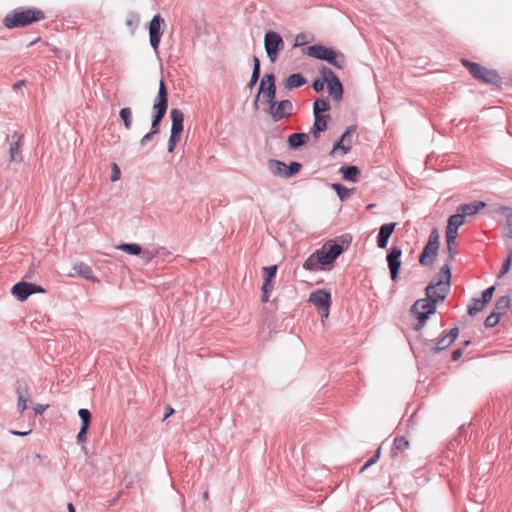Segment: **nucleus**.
I'll return each instance as SVG.
<instances>
[{
	"label": "nucleus",
	"mask_w": 512,
	"mask_h": 512,
	"mask_svg": "<svg viewBox=\"0 0 512 512\" xmlns=\"http://www.w3.org/2000/svg\"><path fill=\"white\" fill-rule=\"evenodd\" d=\"M259 77H260V73L252 72L250 81L248 82V85H247L248 88L252 89L256 85V83L258 82Z\"/></svg>",
	"instance_id": "61"
},
{
	"label": "nucleus",
	"mask_w": 512,
	"mask_h": 512,
	"mask_svg": "<svg viewBox=\"0 0 512 512\" xmlns=\"http://www.w3.org/2000/svg\"><path fill=\"white\" fill-rule=\"evenodd\" d=\"M511 264H512V247H508L507 248V257L502 264V267L500 269L498 277H502L503 275H505L510 270Z\"/></svg>",
	"instance_id": "40"
},
{
	"label": "nucleus",
	"mask_w": 512,
	"mask_h": 512,
	"mask_svg": "<svg viewBox=\"0 0 512 512\" xmlns=\"http://www.w3.org/2000/svg\"><path fill=\"white\" fill-rule=\"evenodd\" d=\"M331 187L337 193V196L341 201L347 200L354 191V189H348L339 183H333Z\"/></svg>",
	"instance_id": "34"
},
{
	"label": "nucleus",
	"mask_w": 512,
	"mask_h": 512,
	"mask_svg": "<svg viewBox=\"0 0 512 512\" xmlns=\"http://www.w3.org/2000/svg\"><path fill=\"white\" fill-rule=\"evenodd\" d=\"M343 247L340 244H332L327 249L323 247L322 249L316 250L318 257V262H321V265H330L332 264L342 253Z\"/></svg>",
	"instance_id": "13"
},
{
	"label": "nucleus",
	"mask_w": 512,
	"mask_h": 512,
	"mask_svg": "<svg viewBox=\"0 0 512 512\" xmlns=\"http://www.w3.org/2000/svg\"><path fill=\"white\" fill-rule=\"evenodd\" d=\"M467 220L464 218V216L460 213V212H457L453 215H451L449 218H448V221H447V227H446V230H449V231H452V232H456L458 233V229L466 222Z\"/></svg>",
	"instance_id": "22"
},
{
	"label": "nucleus",
	"mask_w": 512,
	"mask_h": 512,
	"mask_svg": "<svg viewBox=\"0 0 512 512\" xmlns=\"http://www.w3.org/2000/svg\"><path fill=\"white\" fill-rule=\"evenodd\" d=\"M268 165V169L269 171L275 175V176H280L283 178V169L285 167V163L280 161V160H276V159H270L267 163Z\"/></svg>",
	"instance_id": "31"
},
{
	"label": "nucleus",
	"mask_w": 512,
	"mask_h": 512,
	"mask_svg": "<svg viewBox=\"0 0 512 512\" xmlns=\"http://www.w3.org/2000/svg\"><path fill=\"white\" fill-rule=\"evenodd\" d=\"M329 109L330 103L326 99H316L313 103V115H323Z\"/></svg>",
	"instance_id": "35"
},
{
	"label": "nucleus",
	"mask_w": 512,
	"mask_h": 512,
	"mask_svg": "<svg viewBox=\"0 0 512 512\" xmlns=\"http://www.w3.org/2000/svg\"><path fill=\"white\" fill-rule=\"evenodd\" d=\"M500 315L499 313H496V312H492L486 319H485V322H484V325L485 327L487 328H492L494 326H496L499 321H500Z\"/></svg>",
	"instance_id": "43"
},
{
	"label": "nucleus",
	"mask_w": 512,
	"mask_h": 512,
	"mask_svg": "<svg viewBox=\"0 0 512 512\" xmlns=\"http://www.w3.org/2000/svg\"><path fill=\"white\" fill-rule=\"evenodd\" d=\"M305 54L309 57L323 60L337 69H343L345 57L342 53H338L332 48L323 46L321 44H314L307 47Z\"/></svg>",
	"instance_id": "5"
},
{
	"label": "nucleus",
	"mask_w": 512,
	"mask_h": 512,
	"mask_svg": "<svg viewBox=\"0 0 512 512\" xmlns=\"http://www.w3.org/2000/svg\"><path fill=\"white\" fill-rule=\"evenodd\" d=\"M22 138V135L18 133H14L11 136V144L9 148V157L11 161H15L20 157V140Z\"/></svg>",
	"instance_id": "24"
},
{
	"label": "nucleus",
	"mask_w": 512,
	"mask_h": 512,
	"mask_svg": "<svg viewBox=\"0 0 512 512\" xmlns=\"http://www.w3.org/2000/svg\"><path fill=\"white\" fill-rule=\"evenodd\" d=\"M32 283L28 282H18L15 285H13L11 289V293L20 301L26 300L31 293Z\"/></svg>",
	"instance_id": "18"
},
{
	"label": "nucleus",
	"mask_w": 512,
	"mask_h": 512,
	"mask_svg": "<svg viewBox=\"0 0 512 512\" xmlns=\"http://www.w3.org/2000/svg\"><path fill=\"white\" fill-rule=\"evenodd\" d=\"M312 38H309V36L306 33H299L295 37L294 47H300L310 42Z\"/></svg>",
	"instance_id": "44"
},
{
	"label": "nucleus",
	"mask_w": 512,
	"mask_h": 512,
	"mask_svg": "<svg viewBox=\"0 0 512 512\" xmlns=\"http://www.w3.org/2000/svg\"><path fill=\"white\" fill-rule=\"evenodd\" d=\"M179 138H180L179 135H174L172 133L170 134L169 141H168V147H167V151L169 153H172L175 150Z\"/></svg>",
	"instance_id": "50"
},
{
	"label": "nucleus",
	"mask_w": 512,
	"mask_h": 512,
	"mask_svg": "<svg viewBox=\"0 0 512 512\" xmlns=\"http://www.w3.org/2000/svg\"><path fill=\"white\" fill-rule=\"evenodd\" d=\"M402 249L398 246H392L386 256L388 268L390 270V277L396 281L399 277L401 267Z\"/></svg>",
	"instance_id": "11"
},
{
	"label": "nucleus",
	"mask_w": 512,
	"mask_h": 512,
	"mask_svg": "<svg viewBox=\"0 0 512 512\" xmlns=\"http://www.w3.org/2000/svg\"><path fill=\"white\" fill-rule=\"evenodd\" d=\"M486 207V203L483 201H472L470 203H464L457 207V212H460L466 220L470 217L478 214L483 208Z\"/></svg>",
	"instance_id": "14"
},
{
	"label": "nucleus",
	"mask_w": 512,
	"mask_h": 512,
	"mask_svg": "<svg viewBox=\"0 0 512 512\" xmlns=\"http://www.w3.org/2000/svg\"><path fill=\"white\" fill-rule=\"evenodd\" d=\"M278 267L277 265L265 266L263 267L264 279L268 281H274L277 274Z\"/></svg>",
	"instance_id": "42"
},
{
	"label": "nucleus",
	"mask_w": 512,
	"mask_h": 512,
	"mask_svg": "<svg viewBox=\"0 0 512 512\" xmlns=\"http://www.w3.org/2000/svg\"><path fill=\"white\" fill-rule=\"evenodd\" d=\"M45 19V14L37 8H17L3 18V25L7 29H15L28 26Z\"/></svg>",
	"instance_id": "1"
},
{
	"label": "nucleus",
	"mask_w": 512,
	"mask_h": 512,
	"mask_svg": "<svg viewBox=\"0 0 512 512\" xmlns=\"http://www.w3.org/2000/svg\"><path fill=\"white\" fill-rule=\"evenodd\" d=\"M440 236L438 233V230L436 228H433L430 231L428 242L440 246Z\"/></svg>",
	"instance_id": "52"
},
{
	"label": "nucleus",
	"mask_w": 512,
	"mask_h": 512,
	"mask_svg": "<svg viewBox=\"0 0 512 512\" xmlns=\"http://www.w3.org/2000/svg\"><path fill=\"white\" fill-rule=\"evenodd\" d=\"M408 447H409V442L405 437H403V436L396 437L394 439L393 446L391 449V456L396 457L398 455V452L404 451V450L408 449Z\"/></svg>",
	"instance_id": "28"
},
{
	"label": "nucleus",
	"mask_w": 512,
	"mask_h": 512,
	"mask_svg": "<svg viewBox=\"0 0 512 512\" xmlns=\"http://www.w3.org/2000/svg\"><path fill=\"white\" fill-rule=\"evenodd\" d=\"M451 286V269L449 264L443 265L440 269L439 278L431 281L425 289L429 299H435L443 295V301L447 297Z\"/></svg>",
	"instance_id": "4"
},
{
	"label": "nucleus",
	"mask_w": 512,
	"mask_h": 512,
	"mask_svg": "<svg viewBox=\"0 0 512 512\" xmlns=\"http://www.w3.org/2000/svg\"><path fill=\"white\" fill-rule=\"evenodd\" d=\"M339 171L345 180L351 182H356L360 175V170L354 165L342 166Z\"/></svg>",
	"instance_id": "25"
},
{
	"label": "nucleus",
	"mask_w": 512,
	"mask_h": 512,
	"mask_svg": "<svg viewBox=\"0 0 512 512\" xmlns=\"http://www.w3.org/2000/svg\"><path fill=\"white\" fill-rule=\"evenodd\" d=\"M309 302L318 309L324 311V316L328 317L329 307L331 304V294L328 291L324 289L313 291L309 296Z\"/></svg>",
	"instance_id": "12"
},
{
	"label": "nucleus",
	"mask_w": 512,
	"mask_h": 512,
	"mask_svg": "<svg viewBox=\"0 0 512 512\" xmlns=\"http://www.w3.org/2000/svg\"><path fill=\"white\" fill-rule=\"evenodd\" d=\"M449 340L450 339L446 335H443L442 337L437 338L436 340H430V342L434 344V346H432L431 349L436 353L445 350L452 344V342H450Z\"/></svg>",
	"instance_id": "33"
},
{
	"label": "nucleus",
	"mask_w": 512,
	"mask_h": 512,
	"mask_svg": "<svg viewBox=\"0 0 512 512\" xmlns=\"http://www.w3.org/2000/svg\"><path fill=\"white\" fill-rule=\"evenodd\" d=\"M168 109V92L166 85L164 83V80H160L159 83V90L157 93V96L155 97L153 101L152 106V121H151V128L150 130H153V133H159L160 130V123L163 120V118L166 115Z\"/></svg>",
	"instance_id": "3"
},
{
	"label": "nucleus",
	"mask_w": 512,
	"mask_h": 512,
	"mask_svg": "<svg viewBox=\"0 0 512 512\" xmlns=\"http://www.w3.org/2000/svg\"><path fill=\"white\" fill-rule=\"evenodd\" d=\"M329 118V115H314V123L311 128L314 138H319L320 133L326 130Z\"/></svg>",
	"instance_id": "20"
},
{
	"label": "nucleus",
	"mask_w": 512,
	"mask_h": 512,
	"mask_svg": "<svg viewBox=\"0 0 512 512\" xmlns=\"http://www.w3.org/2000/svg\"><path fill=\"white\" fill-rule=\"evenodd\" d=\"M478 80H480L486 84H492V85H497V86L500 85L502 82L501 77L495 70L488 69L486 67H484V70L480 74Z\"/></svg>",
	"instance_id": "21"
},
{
	"label": "nucleus",
	"mask_w": 512,
	"mask_h": 512,
	"mask_svg": "<svg viewBox=\"0 0 512 512\" xmlns=\"http://www.w3.org/2000/svg\"><path fill=\"white\" fill-rule=\"evenodd\" d=\"M443 301V295L435 298V299H429L427 296L424 299H418L411 307L410 311L411 313L416 317L417 324L414 326V330L420 331L424 325L426 324V321L430 317V315L434 314L436 312V305L438 302Z\"/></svg>",
	"instance_id": "2"
},
{
	"label": "nucleus",
	"mask_w": 512,
	"mask_h": 512,
	"mask_svg": "<svg viewBox=\"0 0 512 512\" xmlns=\"http://www.w3.org/2000/svg\"><path fill=\"white\" fill-rule=\"evenodd\" d=\"M141 257L144 260L145 263H149L153 260L154 257H156L155 248L152 249H142Z\"/></svg>",
	"instance_id": "47"
},
{
	"label": "nucleus",
	"mask_w": 512,
	"mask_h": 512,
	"mask_svg": "<svg viewBox=\"0 0 512 512\" xmlns=\"http://www.w3.org/2000/svg\"><path fill=\"white\" fill-rule=\"evenodd\" d=\"M29 398H30V396H22V395L18 396V405L17 406H18L19 412L22 413L23 411L26 410Z\"/></svg>",
	"instance_id": "54"
},
{
	"label": "nucleus",
	"mask_w": 512,
	"mask_h": 512,
	"mask_svg": "<svg viewBox=\"0 0 512 512\" xmlns=\"http://www.w3.org/2000/svg\"><path fill=\"white\" fill-rule=\"evenodd\" d=\"M276 101V84L275 75L273 73L265 74L259 85L258 93L254 99L253 107L259 109V103L262 102L269 107Z\"/></svg>",
	"instance_id": "6"
},
{
	"label": "nucleus",
	"mask_w": 512,
	"mask_h": 512,
	"mask_svg": "<svg viewBox=\"0 0 512 512\" xmlns=\"http://www.w3.org/2000/svg\"><path fill=\"white\" fill-rule=\"evenodd\" d=\"M170 117L172 121L171 133L174 135L181 136L183 132V122H184V114L178 108H173L170 111Z\"/></svg>",
	"instance_id": "17"
},
{
	"label": "nucleus",
	"mask_w": 512,
	"mask_h": 512,
	"mask_svg": "<svg viewBox=\"0 0 512 512\" xmlns=\"http://www.w3.org/2000/svg\"><path fill=\"white\" fill-rule=\"evenodd\" d=\"M325 83H326V81L324 80V77H322L321 79H316L312 83V88L316 92H321L324 89Z\"/></svg>",
	"instance_id": "56"
},
{
	"label": "nucleus",
	"mask_w": 512,
	"mask_h": 512,
	"mask_svg": "<svg viewBox=\"0 0 512 512\" xmlns=\"http://www.w3.org/2000/svg\"><path fill=\"white\" fill-rule=\"evenodd\" d=\"M88 429H89V427H84V426L80 427V430L76 436L78 443H84L87 440Z\"/></svg>",
	"instance_id": "55"
},
{
	"label": "nucleus",
	"mask_w": 512,
	"mask_h": 512,
	"mask_svg": "<svg viewBox=\"0 0 512 512\" xmlns=\"http://www.w3.org/2000/svg\"><path fill=\"white\" fill-rule=\"evenodd\" d=\"M274 281H268L266 279H263V285L261 287L262 292L271 293L274 288Z\"/></svg>",
	"instance_id": "57"
},
{
	"label": "nucleus",
	"mask_w": 512,
	"mask_h": 512,
	"mask_svg": "<svg viewBox=\"0 0 512 512\" xmlns=\"http://www.w3.org/2000/svg\"><path fill=\"white\" fill-rule=\"evenodd\" d=\"M439 250V246L427 242L425 247L423 248L420 257H419V263L422 266H429L432 264L433 259L437 256Z\"/></svg>",
	"instance_id": "16"
},
{
	"label": "nucleus",
	"mask_w": 512,
	"mask_h": 512,
	"mask_svg": "<svg viewBox=\"0 0 512 512\" xmlns=\"http://www.w3.org/2000/svg\"><path fill=\"white\" fill-rule=\"evenodd\" d=\"M494 291H495L494 286H490L487 289H485L482 292V297H481L482 303H485V304L489 303L493 297Z\"/></svg>",
	"instance_id": "48"
},
{
	"label": "nucleus",
	"mask_w": 512,
	"mask_h": 512,
	"mask_svg": "<svg viewBox=\"0 0 512 512\" xmlns=\"http://www.w3.org/2000/svg\"><path fill=\"white\" fill-rule=\"evenodd\" d=\"M458 233L446 230V244L447 247H453L456 243Z\"/></svg>",
	"instance_id": "51"
},
{
	"label": "nucleus",
	"mask_w": 512,
	"mask_h": 512,
	"mask_svg": "<svg viewBox=\"0 0 512 512\" xmlns=\"http://www.w3.org/2000/svg\"><path fill=\"white\" fill-rule=\"evenodd\" d=\"M73 268L76 271V273L79 276L83 277L84 279L91 280V281L95 280L93 270L89 265H87L83 262H79V263H76Z\"/></svg>",
	"instance_id": "26"
},
{
	"label": "nucleus",
	"mask_w": 512,
	"mask_h": 512,
	"mask_svg": "<svg viewBox=\"0 0 512 512\" xmlns=\"http://www.w3.org/2000/svg\"><path fill=\"white\" fill-rule=\"evenodd\" d=\"M157 133H153V130H150L148 133H146L142 139L140 140V145L143 147L145 146L149 141L152 140L153 136Z\"/></svg>",
	"instance_id": "58"
},
{
	"label": "nucleus",
	"mask_w": 512,
	"mask_h": 512,
	"mask_svg": "<svg viewBox=\"0 0 512 512\" xmlns=\"http://www.w3.org/2000/svg\"><path fill=\"white\" fill-rule=\"evenodd\" d=\"M164 25H165V21L160 14L154 15L149 23V26H148L149 41H150L151 47L153 48V50L155 52L158 51L161 37L163 35Z\"/></svg>",
	"instance_id": "10"
},
{
	"label": "nucleus",
	"mask_w": 512,
	"mask_h": 512,
	"mask_svg": "<svg viewBox=\"0 0 512 512\" xmlns=\"http://www.w3.org/2000/svg\"><path fill=\"white\" fill-rule=\"evenodd\" d=\"M306 83V79L299 73L289 75L285 81V87L289 90L301 87Z\"/></svg>",
	"instance_id": "27"
},
{
	"label": "nucleus",
	"mask_w": 512,
	"mask_h": 512,
	"mask_svg": "<svg viewBox=\"0 0 512 512\" xmlns=\"http://www.w3.org/2000/svg\"><path fill=\"white\" fill-rule=\"evenodd\" d=\"M380 454H381V448L379 447L375 452L374 454L366 461V463L363 465V467L361 468V472H363L364 470H366L368 467H370L371 465L375 464L379 457H380Z\"/></svg>",
	"instance_id": "45"
},
{
	"label": "nucleus",
	"mask_w": 512,
	"mask_h": 512,
	"mask_svg": "<svg viewBox=\"0 0 512 512\" xmlns=\"http://www.w3.org/2000/svg\"><path fill=\"white\" fill-rule=\"evenodd\" d=\"M16 393H17V396H19V395L30 396V394L28 392V386L25 381L18 380L16 382Z\"/></svg>",
	"instance_id": "46"
},
{
	"label": "nucleus",
	"mask_w": 512,
	"mask_h": 512,
	"mask_svg": "<svg viewBox=\"0 0 512 512\" xmlns=\"http://www.w3.org/2000/svg\"><path fill=\"white\" fill-rule=\"evenodd\" d=\"M445 335L450 339L449 341L453 343L459 335V329L454 327Z\"/></svg>",
	"instance_id": "59"
},
{
	"label": "nucleus",
	"mask_w": 512,
	"mask_h": 512,
	"mask_svg": "<svg viewBox=\"0 0 512 512\" xmlns=\"http://www.w3.org/2000/svg\"><path fill=\"white\" fill-rule=\"evenodd\" d=\"M155 252L159 257H164L170 254V252L165 247H157L155 248Z\"/></svg>",
	"instance_id": "62"
},
{
	"label": "nucleus",
	"mask_w": 512,
	"mask_h": 512,
	"mask_svg": "<svg viewBox=\"0 0 512 512\" xmlns=\"http://www.w3.org/2000/svg\"><path fill=\"white\" fill-rule=\"evenodd\" d=\"M78 415L81 419V426L89 427L91 423V412L86 408H81L78 410Z\"/></svg>",
	"instance_id": "41"
},
{
	"label": "nucleus",
	"mask_w": 512,
	"mask_h": 512,
	"mask_svg": "<svg viewBox=\"0 0 512 512\" xmlns=\"http://www.w3.org/2000/svg\"><path fill=\"white\" fill-rule=\"evenodd\" d=\"M264 47L270 62L274 63L284 48V41L279 33L268 31L264 35Z\"/></svg>",
	"instance_id": "8"
},
{
	"label": "nucleus",
	"mask_w": 512,
	"mask_h": 512,
	"mask_svg": "<svg viewBox=\"0 0 512 512\" xmlns=\"http://www.w3.org/2000/svg\"><path fill=\"white\" fill-rule=\"evenodd\" d=\"M121 171L119 166L116 163L111 164V176L110 179L112 182H116L120 179Z\"/></svg>",
	"instance_id": "49"
},
{
	"label": "nucleus",
	"mask_w": 512,
	"mask_h": 512,
	"mask_svg": "<svg viewBox=\"0 0 512 512\" xmlns=\"http://www.w3.org/2000/svg\"><path fill=\"white\" fill-rule=\"evenodd\" d=\"M318 255H317V252L315 251L313 254H311L303 263V268L307 271H317L319 270L320 268L323 267V265H321V262H318Z\"/></svg>",
	"instance_id": "30"
},
{
	"label": "nucleus",
	"mask_w": 512,
	"mask_h": 512,
	"mask_svg": "<svg viewBox=\"0 0 512 512\" xmlns=\"http://www.w3.org/2000/svg\"><path fill=\"white\" fill-rule=\"evenodd\" d=\"M396 225H397V223L391 222V223L383 224L379 228V232L377 235V246L379 248H381V249L387 248L389 238L393 234V232L396 228Z\"/></svg>",
	"instance_id": "15"
},
{
	"label": "nucleus",
	"mask_w": 512,
	"mask_h": 512,
	"mask_svg": "<svg viewBox=\"0 0 512 512\" xmlns=\"http://www.w3.org/2000/svg\"><path fill=\"white\" fill-rule=\"evenodd\" d=\"M320 74L326 81L328 93L333 101L339 102L343 97V85L340 79L329 67L326 66H323L320 69Z\"/></svg>",
	"instance_id": "7"
},
{
	"label": "nucleus",
	"mask_w": 512,
	"mask_h": 512,
	"mask_svg": "<svg viewBox=\"0 0 512 512\" xmlns=\"http://www.w3.org/2000/svg\"><path fill=\"white\" fill-rule=\"evenodd\" d=\"M342 150V152L344 154H346L349 150H350V144L348 143V145H345L344 144V141H341L340 139L338 141H336L333 145V149H332V152L336 151V150Z\"/></svg>",
	"instance_id": "53"
},
{
	"label": "nucleus",
	"mask_w": 512,
	"mask_h": 512,
	"mask_svg": "<svg viewBox=\"0 0 512 512\" xmlns=\"http://www.w3.org/2000/svg\"><path fill=\"white\" fill-rule=\"evenodd\" d=\"M309 136L306 133H293L288 136L287 142L289 145V148L291 149H297L303 145L306 144L308 141Z\"/></svg>",
	"instance_id": "23"
},
{
	"label": "nucleus",
	"mask_w": 512,
	"mask_h": 512,
	"mask_svg": "<svg viewBox=\"0 0 512 512\" xmlns=\"http://www.w3.org/2000/svg\"><path fill=\"white\" fill-rule=\"evenodd\" d=\"M355 129L356 127L353 125L347 127L345 132L341 135L340 140L344 142L347 141L348 137H350V135L355 131Z\"/></svg>",
	"instance_id": "60"
},
{
	"label": "nucleus",
	"mask_w": 512,
	"mask_h": 512,
	"mask_svg": "<svg viewBox=\"0 0 512 512\" xmlns=\"http://www.w3.org/2000/svg\"><path fill=\"white\" fill-rule=\"evenodd\" d=\"M485 303H482V300L481 299H478V298H474L472 300V304L469 305V308H468V314L470 316H474L476 315L477 313L481 312L484 307H485Z\"/></svg>",
	"instance_id": "39"
},
{
	"label": "nucleus",
	"mask_w": 512,
	"mask_h": 512,
	"mask_svg": "<svg viewBox=\"0 0 512 512\" xmlns=\"http://www.w3.org/2000/svg\"><path fill=\"white\" fill-rule=\"evenodd\" d=\"M302 168V165L299 162L292 161L289 165L285 164V167L283 169V178H291L294 175H296Z\"/></svg>",
	"instance_id": "37"
},
{
	"label": "nucleus",
	"mask_w": 512,
	"mask_h": 512,
	"mask_svg": "<svg viewBox=\"0 0 512 512\" xmlns=\"http://www.w3.org/2000/svg\"><path fill=\"white\" fill-rule=\"evenodd\" d=\"M510 303L511 299L509 296H501L496 300L494 312L499 313L501 316L509 309Z\"/></svg>",
	"instance_id": "32"
},
{
	"label": "nucleus",
	"mask_w": 512,
	"mask_h": 512,
	"mask_svg": "<svg viewBox=\"0 0 512 512\" xmlns=\"http://www.w3.org/2000/svg\"><path fill=\"white\" fill-rule=\"evenodd\" d=\"M117 248L130 255H140L142 252V247L137 243H122Z\"/></svg>",
	"instance_id": "36"
},
{
	"label": "nucleus",
	"mask_w": 512,
	"mask_h": 512,
	"mask_svg": "<svg viewBox=\"0 0 512 512\" xmlns=\"http://www.w3.org/2000/svg\"><path fill=\"white\" fill-rule=\"evenodd\" d=\"M45 292V289L40 286V285H36V284H33L32 283V288H31V293L32 294H35V293H44Z\"/></svg>",
	"instance_id": "64"
},
{
	"label": "nucleus",
	"mask_w": 512,
	"mask_h": 512,
	"mask_svg": "<svg viewBox=\"0 0 512 512\" xmlns=\"http://www.w3.org/2000/svg\"><path fill=\"white\" fill-rule=\"evenodd\" d=\"M174 413V409L170 406V405H167L165 407V414L162 418V421H165L168 417H170L172 414Z\"/></svg>",
	"instance_id": "63"
},
{
	"label": "nucleus",
	"mask_w": 512,
	"mask_h": 512,
	"mask_svg": "<svg viewBox=\"0 0 512 512\" xmlns=\"http://www.w3.org/2000/svg\"><path fill=\"white\" fill-rule=\"evenodd\" d=\"M462 64L476 80H478L480 74L484 70V66L471 62L467 59H462Z\"/></svg>",
	"instance_id": "29"
},
{
	"label": "nucleus",
	"mask_w": 512,
	"mask_h": 512,
	"mask_svg": "<svg viewBox=\"0 0 512 512\" xmlns=\"http://www.w3.org/2000/svg\"><path fill=\"white\" fill-rule=\"evenodd\" d=\"M264 111L274 122H278L284 118H288L292 114L293 104L288 99L275 101L272 105L266 107Z\"/></svg>",
	"instance_id": "9"
},
{
	"label": "nucleus",
	"mask_w": 512,
	"mask_h": 512,
	"mask_svg": "<svg viewBox=\"0 0 512 512\" xmlns=\"http://www.w3.org/2000/svg\"><path fill=\"white\" fill-rule=\"evenodd\" d=\"M119 116L123 122L124 127L129 130L132 127V110L129 107L122 108Z\"/></svg>",
	"instance_id": "38"
},
{
	"label": "nucleus",
	"mask_w": 512,
	"mask_h": 512,
	"mask_svg": "<svg viewBox=\"0 0 512 512\" xmlns=\"http://www.w3.org/2000/svg\"><path fill=\"white\" fill-rule=\"evenodd\" d=\"M498 212L505 217L503 227L505 237L512 239V208L509 206H500Z\"/></svg>",
	"instance_id": "19"
}]
</instances>
